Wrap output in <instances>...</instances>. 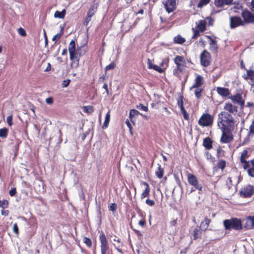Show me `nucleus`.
I'll use <instances>...</instances> for the list:
<instances>
[{"label":"nucleus","instance_id":"nucleus-35","mask_svg":"<svg viewBox=\"0 0 254 254\" xmlns=\"http://www.w3.org/2000/svg\"><path fill=\"white\" fill-rule=\"evenodd\" d=\"M8 130L6 128H3L0 129V137L5 138L7 135Z\"/></svg>","mask_w":254,"mask_h":254},{"label":"nucleus","instance_id":"nucleus-31","mask_svg":"<svg viewBox=\"0 0 254 254\" xmlns=\"http://www.w3.org/2000/svg\"><path fill=\"white\" fill-rule=\"evenodd\" d=\"M185 41V39L180 35H178L174 38L175 42L178 44H183Z\"/></svg>","mask_w":254,"mask_h":254},{"label":"nucleus","instance_id":"nucleus-62","mask_svg":"<svg viewBox=\"0 0 254 254\" xmlns=\"http://www.w3.org/2000/svg\"><path fill=\"white\" fill-rule=\"evenodd\" d=\"M61 36V34H57L56 35H55L53 38V41H56L57 39H59Z\"/></svg>","mask_w":254,"mask_h":254},{"label":"nucleus","instance_id":"nucleus-22","mask_svg":"<svg viewBox=\"0 0 254 254\" xmlns=\"http://www.w3.org/2000/svg\"><path fill=\"white\" fill-rule=\"evenodd\" d=\"M246 78L251 85H254V71H248Z\"/></svg>","mask_w":254,"mask_h":254},{"label":"nucleus","instance_id":"nucleus-34","mask_svg":"<svg viewBox=\"0 0 254 254\" xmlns=\"http://www.w3.org/2000/svg\"><path fill=\"white\" fill-rule=\"evenodd\" d=\"M193 89H194V93L196 98H199L201 96V93L202 91V89L200 87H198L194 88Z\"/></svg>","mask_w":254,"mask_h":254},{"label":"nucleus","instance_id":"nucleus-23","mask_svg":"<svg viewBox=\"0 0 254 254\" xmlns=\"http://www.w3.org/2000/svg\"><path fill=\"white\" fill-rule=\"evenodd\" d=\"M196 24L198 30L203 32L205 30L206 22L205 20H200Z\"/></svg>","mask_w":254,"mask_h":254},{"label":"nucleus","instance_id":"nucleus-63","mask_svg":"<svg viewBox=\"0 0 254 254\" xmlns=\"http://www.w3.org/2000/svg\"><path fill=\"white\" fill-rule=\"evenodd\" d=\"M199 30H196L194 31V34H193V38H195L199 34Z\"/></svg>","mask_w":254,"mask_h":254},{"label":"nucleus","instance_id":"nucleus-32","mask_svg":"<svg viewBox=\"0 0 254 254\" xmlns=\"http://www.w3.org/2000/svg\"><path fill=\"white\" fill-rule=\"evenodd\" d=\"M164 170L161 168V165H159L157 171L156 172V175L159 178H161L163 176Z\"/></svg>","mask_w":254,"mask_h":254},{"label":"nucleus","instance_id":"nucleus-37","mask_svg":"<svg viewBox=\"0 0 254 254\" xmlns=\"http://www.w3.org/2000/svg\"><path fill=\"white\" fill-rule=\"evenodd\" d=\"M210 0H200L197 6L198 7H201L203 5L207 4Z\"/></svg>","mask_w":254,"mask_h":254},{"label":"nucleus","instance_id":"nucleus-11","mask_svg":"<svg viewBox=\"0 0 254 254\" xmlns=\"http://www.w3.org/2000/svg\"><path fill=\"white\" fill-rule=\"evenodd\" d=\"M164 4L168 12H171L175 9L176 0H166L164 1Z\"/></svg>","mask_w":254,"mask_h":254},{"label":"nucleus","instance_id":"nucleus-52","mask_svg":"<svg viewBox=\"0 0 254 254\" xmlns=\"http://www.w3.org/2000/svg\"><path fill=\"white\" fill-rule=\"evenodd\" d=\"M13 231L16 234H18V228L17 224H14L13 227Z\"/></svg>","mask_w":254,"mask_h":254},{"label":"nucleus","instance_id":"nucleus-6","mask_svg":"<svg viewBox=\"0 0 254 254\" xmlns=\"http://www.w3.org/2000/svg\"><path fill=\"white\" fill-rule=\"evenodd\" d=\"M240 26H244V22L240 17L237 16L230 17V26L231 28H234Z\"/></svg>","mask_w":254,"mask_h":254},{"label":"nucleus","instance_id":"nucleus-14","mask_svg":"<svg viewBox=\"0 0 254 254\" xmlns=\"http://www.w3.org/2000/svg\"><path fill=\"white\" fill-rule=\"evenodd\" d=\"M229 98L234 103L239 104L241 106H243L244 104V100L242 99V95L239 93L231 96Z\"/></svg>","mask_w":254,"mask_h":254},{"label":"nucleus","instance_id":"nucleus-46","mask_svg":"<svg viewBox=\"0 0 254 254\" xmlns=\"http://www.w3.org/2000/svg\"><path fill=\"white\" fill-rule=\"evenodd\" d=\"M117 209V205L115 203H112L109 206V210L113 212L115 211Z\"/></svg>","mask_w":254,"mask_h":254},{"label":"nucleus","instance_id":"nucleus-24","mask_svg":"<svg viewBox=\"0 0 254 254\" xmlns=\"http://www.w3.org/2000/svg\"><path fill=\"white\" fill-rule=\"evenodd\" d=\"M217 91L219 94L223 96H226L230 94L228 89L222 87H217Z\"/></svg>","mask_w":254,"mask_h":254},{"label":"nucleus","instance_id":"nucleus-44","mask_svg":"<svg viewBox=\"0 0 254 254\" xmlns=\"http://www.w3.org/2000/svg\"><path fill=\"white\" fill-rule=\"evenodd\" d=\"M137 108L139 110H141L145 112L148 111V108L146 106L143 105L142 104H140L138 105L137 106Z\"/></svg>","mask_w":254,"mask_h":254},{"label":"nucleus","instance_id":"nucleus-13","mask_svg":"<svg viewBox=\"0 0 254 254\" xmlns=\"http://www.w3.org/2000/svg\"><path fill=\"white\" fill-rule=\"evenodd\" d=\"M224 109L226 111L225 112H228L232 114H235L237 112V107L230 102L225 104Z\"/></svg>","mask_w":254,"mask_h":254},{"label":"nucleus","instance_id":"nucleus-29","mask_svg":"<svg viewBox=\"0 0 254 254\" xmlns=\"http://www.w3.org/2000/svg\"><path fill=\"white\" fill-rule=\"evenodd\" d=\"M110 120V111H109L106 115L105 120L102 127L103 128H106L108 127V124Z\"/></svg>","mask_w":254,"mask_h":254},{"label":"nucleus","instance_id":"nucleus-21","mask_svg":"<svg viewBox=\"0 0 254 254\" xmlns=\"http://www.w3.org/2000/svg\"><path fill=\"white\" fill-rule=\"evenodd\" d=\"M142 184L145 186V190H144V191L142 192V193L141 194V199H143L144 198L148 196L149 194L150 190L149 186L146 182H144L142 183Z\"/></svg>","mask_w":254,"mask_h":254},{"label":"nucleus","instance_id":"nucleus-42","mask_svg":"<svg viewBox=\"0 0 254 254\" xmlns=\"http://www.w3.org/2000/svg\"><path fill=\"white\" fill-rule=\"evenodd\" d=\"M250 134H254V120L253 121L250 127Z\"/></svg>","mask_w":254,"mask_h":254},{"label":"nucleus","instance_id":"nucleus-10","mask_svg":"<svg viewBox=\"0 0 254 254\" xmlns=\"http://www.w3.org/2000/svg\"><path fill=\"white\" fill-rule=\"evenodd\" d=\"M222 131V134L221 138V141L222 142L227 143L232 141L233 139V136L231 133L232 131Z\"/></svg>","mask_w":254,"mask_h":254},{"label":"nucleus","instance_id":"nucleus-54","mask_svg":"<svg viewBox=\"0 0 254 254\" xmlns=\"http://www.w3.org/2000/svg\"><path fill=\"white\" fill-rule=\"evenodd\" d=\"M16 193V189L15 188H12L9 191V194L10 196H14Z\"/></svg>","mask_w":254,"mask_h":254},{"label":"nucleus","instance_id":"nucleus-19","mask_svg":"<svg viewBox=\"0 0 254 254\" xmlns=\"http://www.w3.org/2000/svg\"><path fill=\"white\" fill-rule=\"evenodd\" d=\"M203 84V77L200 76H197L195 80V83L190 88V90H192L194 88L200 87Z\"/></svg>","mask_w":254,"mask_h":254},{"label":"nucleus","instance_id":"nucleus-27","mask_svg":"<svg viewBox=\"0 0 254 254\" xmlns=\"http://www.w3.org/2000/svg\"><path fill=\"white\" fill-rule=\"evenodd\" d=\"M245 170H247L248 175L252 177H254V167L253 168L250 165V162L248 163V165L246 168H244Z\"/></svg>","mask_w":254,"mask_h":254},{"label":"nucleus","instance_id":"nucleus-49","mask_svg":"<svg viewBox=\"0 0 254 254\" xmlns=\"http://www.w3.org/2000/svg\"><path fill=\"white\" fill-rule=\"evenodd\" d=\"M168 61H169V60L168 59H164V60H163L161 64H160V67H161L163 68V67H164V65L167 66V65L168 63Z\"/></svg>","mask_w":254,"mask_h":254},{"label":"nucleus","instance_id":"nucleus-2","mask_svg":"<svg viewBox=\"0 0 254 254\" xmlns=\"http://www.w3.org/2000/svg\"><path fill=\"white\" fill-rule=\"evenodd\" d=\"M68 51L71 60H75L76 61V66L78 65L79 60L80 56L84 54V52L81 53L79 49L75 50V44L74 41L72 40L68 46Z\"/></svg>","mask_w":254,"mask_h":254},{"label":"nucleus","instance_id":"nucleus-18","mask_svg":"<svg viewBox=\"0 0 254 254\" xmlns=\"http://www.w3.org/2000/svg\"><path fill=\"white\" fill-rule=\"evenodd\" d=\"M174 62L178 69H180L181 66H183L186 63L185 59L183 57L179 56H177L175 58Z\"/></svg>","mask_w":254,"mask_h":254},{"label":"nucleus","instance_id":"nucleus-7","mask_svg":"<svg viewBox=\"0 0 254 254\" xmlns=\"http://www.w3.org/2000/svg\"><path fill=\"white\" fill-rule=\"evenodd\" d=\"M241 15L244 19V25L246 23H254V13L246 10L242 12Z\"/></svg>","mask_w":254,"mask_h":254},{"label":"nucleus","instance_id":"nucleus-30","mask_svg":"<svg viewBox=\"0 0 254 254\" xmlns=\"http://www.w3.org/2000/svg\"><path fill=\"white\" fill-rule=\"evenodd\" d=\"M83 111L88 114H91L94 111V108L91 106H84L82 108Z\"/></svg>","mask_w":254,"mask_h":254},{"label":"nucleus","instance_id":"nucleus-26","mask_svg":"<svg viewBox=\"0 0 254 254\" xmlns=\"http://www.w3.org/2000/svg\"><path fill=\"white\" fill-rule=\"evenodd\" d=\"M212 141L211 139L207 137L203 140V145L205 147H206L207 149H210L212 148Z\"/></svg>","mask_w":254,"mask_h":254},{"label":"nucleus","instance_id":"nucleus-38","mask_svg":"<svg viewBox=\"0 0 254 254\" xmlns=\"http://www.w3.org/2000/svg\"><path fill=\"white\" fill-rule=\"evenodd\" d=\"M83 242L88 247H91L92 245V242L89 238L84 237L83 239Z\"/></svg>","mask_w":254,"mask_h":254},{"label":"nucleus","instance_id":"nucleus-12","mask_svg":"<svg viewBox=\"0 0 254 254\" xmlns=\"http://www.w3.org/2000/svg\"><path fill=\"white\" fill-rule=\"evenodd\" d=\"M249 155L248 154V151L247 150H244L241 153L240 160L241 162L243 164V168H246L248 165V163L250 161H247L246 159L249 157Z\"/></svg>","mask_w":254,"mask_h":254},{"label":"nucleus","instance_id":"nucleus-53","mask_svg":"<svg viewBox=\"0 0 254 254\" xmlns=\"http://www.w3.org/2000/svg\"><path fill=\"white\" fill-rule=\"evenodd\" d=\"M46 102L48 104H52L53 103V98L52 97H49L46 99Z\"/></svg>","mask_w":254,"mask_h":254},{"label":"nucleus","instance_id":"nucleus-47","mask_svg":"<svg viewBox=\"0 0 254 254\" xmlns=\"http://www.w3.org/2000/svg\"><path fill=\"white\" fill-rule=\"evenodd\" d=\"M155 64H152L151 61L150 60V59H148L147 60V66H148V68H150V69H153V67H154V66L155 65Z\"/></svg>","mask_w":254,"mask_h":254},{"label":"nucleus","instance_id":"nucleus-3","mask_svg":"<svg viewBox=\"0 0 254 254\" xmlns=\"http://www.w3.org/2000/svg\"><path fill=\"white\" fill-rule=\"evenodd\" d=\"M223 224L225 228L227 230L233 229L238 230L242 228L241 221L238 218L225 220L223 221Z\"/></svg>","mask_w":254,"mask_h":254},{"label":"nucleus","instance_id":"nucleus-5","mask_svg":"<svg viewBox=\"0 0 254 254\" xmlns=\"http://www.w3.org/2000/svg\"><path fill=\"white\" fill-rule=\"evenodd\" d=\"M187 179L190 185L193 186L195 189L199 191L202 190V185L199 183L197 179L194 175L191 174H189L187 176Z\"/></svg>","mask_w":254,"mask_h":254},{"label":"nucleus","instance_id":"nucleus-28","mask_svg":"<svg viewBox=\"0 0 254 254\" xmlns=\"http://www.w3.org/2000/svg\"><path fill=\"white\" fill-rule=\"evenodd\" d=\"M65 10L63 9L62 11H56L54 14V17L56 18H64L65 14Z\"/></svg>","mask_w":254,"mask_h":254},{"label":"nucleus","instance_id":"nucleus-50","mask_svg":"<svg viewBox=\"0 0 254 254\" xmlns=\"http://www.w3.org/2000/svg\"><path fill=\"white\" fill-rule=\"evenodd\" d=\"M126 124L127 126V127L129 128L130 134H132V127L131 126V124L128 120H127L126 121Z\"/></svg>","mask_w":254,"mask_h":254},{"label":"nucleus","instance_id":"nucleus-64","mask_svg":"<svg viewBox=\"0 0 254 254\" xmlns=\"http://www.w3.org/2000/svg\"><path fill=\"white\" fill-rule=\"evenodd\" d=\"M251 3V9L252 11H254V0H252Z\"/></svg>","mask_w":254,"mask_h":254},{"label":"nucleus","instance_id":"nucleus-33","mask_svg":"<svg viewBox=\"0 0 254 254\" xmlns=\"http://www.w3.org/2000/svg\"><path fill=\"white\" fill-rule=\"evenodd\" d=\"M139 112L137 110H131L129 113V117L130 118L131 122H133V121L132 120V118L134 116H137L138 115H139Z\"/></svg>","mask_w":254,"mask_h":254},{"label":"nucleus","instance_id":"nucleus-1","mask_svg":"<svg viewBox=\"0 0 254 254\" xmlns=\"http://www.w3.org/2000/svg\"><path fill=\"white\" fill-rule=\"evenodd\" d=\"M217 125L221 130L233 131L235 129V122L231 114L223 111L218 114Z\"/></svg>","mask_w":254,"mask_h":254},{"label":"nucleus","instance_id":"nucleus-59","mask_svg":"<svg viewBox=\"0 0 254 254\" xmlns=\"http://www.w3.org/2000/svg\"><path fill=\"white\" fill-rule=\"evenodd\" d=\"M69 83V80H68V81L64 80L63 83V87H66L68 85Z\"/></svg>","mask_w":254,"mask_h":254},{"label":"nucleus","instance_id":"nucleus-56","mask_svg":"<svg viewBox=\"0 0 254 254\" xmlns=\"http://www.w3.org/2000/svg\"><path fill=\"white\" fill-rule=\"evenodd\" d=\"M205 41L204 39H203V38H201L200 39V41H199V44H200V45L201 46H202V47H204L205 45Z\"/></svg>","mask_w":254,"mask_h":254},{"label":"nucleus","instance_id":"nucleus-16","mask_svg":"<svg viewBox=\"0 0 254 254\" xmlns=\"http://www.w3.org/2000/svg\"><path fill=\"white\" fill-rule=\"evenodd\" d=\"M244 226L247 229H252L254 227V216L246 217Z\"/></svg>","mask_w":254,"mask_h":254},{"label":"nucleus","instance_id":"nucleus-40","mask_svg":"<svg viewBox=\"0 0 254 254\" xmlns=\"http://www.w3.org/2000/svg\"><path fill=\"white\" fill-rule=\"evenodd\" d=\"M115 67V64L114 63L112 62L108 65L106 66L105 67L106 71H107L108 70L113 69Z\"/></svg>","mask_w":254,"mask_h":254},{"label":"nucleus","instance_id":"nucleus-15","mask_svg":"<svg viewBox=\"0 0 254 254\" xmlns=\"http://www.w3.org/2000/svg\"><path fill=\"white\" fill-rule=\"evenodd\" d=\"M254 191V188L252 186H248L242 190L241 195L245 197H250Z\"/></svg>","mask_w":254,"mask_h":254},{"label":"nucleus","instance_id":"nucleus-17","mask_svg":"<svg viewBox=\"0 0 254 254\" xmlns=\"http://www.w3.org/2000/svg\"><path fill=\"white\" fill-rule=\"evenodd\" d=\"M232 1L233 0H215L214 4L217 7H221L231 4Z\"/></svg>","mask_w":254,"mask_h":254},{"label":"nucleus","instance_id":"nucleus-60","mask_svg":"<svg viewBox=\"0 0 254 254\" xmlns=\"http://www.w3.org/2000/svg\"><path fill=\"white\" fill-rule=\"evenodd\" d=\"M178 106L180 108L181 110H183V109H185L184 107H183V101H182L178 102Z\"/></svg>","mask_w":254,"mask_h":254},{"label":"nucleus","instance_id":"nucleus-57","mask_svg":"<svg viewBox=\"0 0 254 254\" xmlns=\"http://www.w3.org/2000/svg\"><path fill=\"white\" fill-rule=\"evenodd\" d=\"M194 232V238L197 239L198 237V230L195 229L193 231Z\"/></svg>","mask_w":254,"mask_h":254},{"label":"nucleus","instance_id":"nucleus-51","mask_svg":"<svg viewBox=\"0 0 254 254\" xmlns=\"http://www.w3.org/2000/svg\"><path fill=\"white\" fill-rule=\"evenodd\" d=\"M181 112L183 115L184 118L186 120H188V118H189V115L187 114V112L185 111V109L181 110Z\"/></svg>","mask_w":254,"mask_h":254},{"label":"nucleus","instance_id":"nucleus-61","mask_svg":"<svg viewBox=\"0 0 254 254\" xmlns=\"http://www.w3.org/2000/svg\"><path fill=\"white\" fill-rule=\"evenodd\" d=\"M138 224L139 225H140L142 227H143L144 226L145 224V222L144 220H140L139 222H138Z\"/></svg>","mask_w":254,"mask_h":254},{"label":"nucleus","instance_id":"nucleus-36","mask_svg":"<svg viewBox=\"0 0 254 254\" xmlns=\"http://www.w3.org/2000/svg\"><path fill=\"white\" fill-rule=\"evenodd\" d=\"M8 204V202L6 200H0V207L2 209L7 208Z\"/></svg>","mask_w":254,"mask_h":254},{"label":"nucleus","instance_id":"nucleus-55","mask_svg":"<svg viewBox=\"0 0 254 254\" xmlns=\"http://www.w3.org/2000/svg\"><path fill=\"white\" fill-rule=\"evenodd\" d=\"M225 166V163L224 161H221L218 164V166L219 168L221 169H223Z\"/></svg>","mask_w":254,"mask_h":254},{"label":"nucleus","instance_id":"nucleus-58","mask_svg":"<svg viewBox=\"0 0 254 254\" xmlns=\"http://www.w3.org/2000/svg\"><path fill=\"white\" fill-rule=\"evenodd\" d=\"M1 213L2 215L7 216L8 215L9 212L8 210H4V209H2L1 211Z\"/></svg>","mask_w":254,"mask_h":254},{"label":"nucleus","instance_id":"nucleus-25","mask_svg":"<svg viewBox=\"0 0 254 254\" xmlns=\"http://www.w3.org/2000/svg\"><path fill=\"white\" fill-rule=\"evenodd\" d=\"M211 220L207 218H205L201 222L200 228L202 230L205 231L208 227Z\"/></svg>","mask_w":254,"mask_h":254},{"label":"nucleus","instance_id":"nucleus-4","mask_svg":"<svg viewBox=\"0 0 254 254\" xmlns=\"http://www.w3.org/2000/svg\"><path fill=\"white\" fill-rule=\"evenodd\" d=\"M213 121V117L209 114H204L200 118L198 124L202 127L210 126Z\"/></svg>","mask_w":254,"mask_h":254},{"label":"nucleus","instance_id":"nucleus-9","mask_svg":"<svg viewBox=\"0 0 254 254\" xmlns=\"http://www.w3.org/2000/svg\"><path fill=\"white\" fill-rule=\"evenodd\" d=\"M100 241L101 242V254H106L107 251L109 249V246L106 236L103 233L100 236Z\"/></svg>","mask_w":254,"mask_h":254},{"label":"nucleus","instance_id":"nucleus-43","mask_svg":"<svg viewBox=\"0 0 254 254\" xmlns=\"http://www.w3.org/2000/svg\"><path fill=\"white\" fill-rule=\"evenodd\" d=\"M145 202L148 205L150 206H152L155 204L154 201L149 199H147L145 201Z\"/></svg>","mask_w":254,"mask_h":254},{"label":"nucleus","instance_id":"nucleus-45","mask_svg":"<svg viewBox=\"0 0 254 254\" xmlns=\"http://www.w3.org/2000/svg\"><path fill=\"white\" fill-rule=\"evenodd\" d=\"M12 115L9 116L7 117L6 121L9 126H11L12 125Z\"/></svg>","mask_w":254,"mask_h":254},{"label":"nucleus","instance_id":"nucleus-20","mask_svg":"<svg viewBox=\"0 0 254 254\" xmlns=\"http://www.w3.org/2000/svg\"><path fill=\"white\" fill-rule=\"evenodd\" d=\"M204 38L210 39V50L212 51L216 52L217 49L216 42L214 40L212 39L209 36H205Z\"/></svg>","mask_w":254,"mask_h":254},{"label":"nucleus","instance_id":"nucleus-41","mask_svg":"<svg viewBox=\"0 0 254 254\" xmlns=\"http://www.w3.org/2000/svg\"><path fill=\"white\" fill-rule=\"evenodd\" d=\"M18 33L22 36H25L26 35L25 30L22 28H19L18 29Z\"/></svg>","mask_w":254,"mask_h":254},{"label":"nucleus","instance_id":"nucleus-48","mask_svg":"<svg viewBox=\"0 0 254 254\" xmlns=\"http://www.w3.org/2000/svg\"><path fill=\"white\" fill-rule=\"evenodd\" d=\"M155 64H152L151 61L150 60V59H148L147 60V66H148V68H150V69H153V67H154V66L155 65Z\"/></svg>","mask_w":254,"mask_h":254},{"label":"nucleus","instance_id":"nucleus-39","mask_svg":"<svg viewBox=\"0 0 254 254\" xmlns=\"http://www.w3.org/2000/svg\"><path fill=\"white\" fill-rule=\"evenodd\" d=\"M153 69L159 73H162L164 71V69L162 67H160V66H158L156 64L154 66Z\"/></svg>","mask_w":254,"mask_h":254},{"label":"nucleus","instance_id":"nucleus-8","mask_svg":"<svg viewBox=\"0 0 254 254\" xmlns=\"http://www.w3.org/2000/svg\"><path fill=\"white\" fill-rule=\"evenodd\" d=\"M210 54L204 50L200 55L201 64L204 66H208L210 63Z\"/></svg>","mask_w":254,"mask_h":254}]
</instances>
